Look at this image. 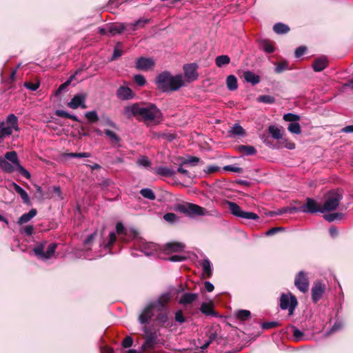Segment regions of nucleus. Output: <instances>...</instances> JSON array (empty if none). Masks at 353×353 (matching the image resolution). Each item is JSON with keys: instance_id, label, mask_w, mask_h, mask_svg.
<instances>
[{"instance_id": "1", "label": "nucleus", "mask_w": 353, "mask_h": 353, "mask_svg": "<svg viewBox=\"0 0 353 353\" xmlns=\"http://www.w3.org/2000/svg\"><path fill=\"white\" fill-rule=\"evenodd\" d=\"M123 114L128 119L136 117L145 122L159 121L161 117V111L154 104L129 105L123 108Z\"/></svg>"}, {"instance_id": "2", "label": "nucleus", "mask_w": 353, "mask_h": 353, "mask_svg": "<svg viewBox=\"0 0 353 353\" xmlns=\"http://www.w3.org/2000/svg\"><path fill=\"white\" fill-rule=\"evenodd\" d=\"M171 295L169 292L163 293L157 300L150 302L139 315V320L141 324L148 323L157 312L163 311L167 303L170 301Z\"/></svg>"}, {"instance_id": "3", "label": "nucleus", "mask_w": 353, "mask_h": 353, "mask_svg": "<svg viewBox=\"0 0 353 353\" xmlns=\"http://www.w3.org/2000/svg\"><path fill=\"white\" fill-rule=\"evenodd\" d=\"M157 87L163 92L175 91L183 85L181 74L172 76L169 72H163L157 77Z\"/></svg>"}, {"instance_id": "4", "label": "nucleus", "mask_w": 353, "mask_h": 353, "mask_svg": "<svg viewBox=\"0 0 353 353\" xmlns=\"http://www.w3.org/2000/svg\"><path fill=\"white\" fill-rule=\"evenodd\" d=\"M321 208L322 207H321L315 200L307 198L305 204L301 205L299 207L285 208L283 210V212L292 214L298 212H303L305 213H315L319 212L323 213V210H322Z\"/></svg>"}, {"instance_id": "5", "label": "nucleus", "mask_w": 353, "mask_h": 353, "mask_svg": "<svg viewBox=\"0 0 353 353\" xmlns=\"http://www.w3.org/2000/svg\"><path fill=\"white\" fill-rule=\"evenodd\" d=\"M176 209L183 214H185L188 216H194V215H199V216H208L210 215L209 212L196 204L186 203L183 204L178 205L176 208Z\"/></svg>"}, {"instance_id": "6", "label": "nucleus", "mask_w": 353, "mask_h": 353, "mask_svg": "<svg viewBox=\"0 0 353 353\" xmlns=\"http://www.w3.org/2000/svg\"><path fill=\"white\" fill-rule=\"evenodd\" d=\"M46 245V241H43L37 244L33 249V252H34L35 255L43 260H46L51 258L57 248L56 243H50L48 245L47 250L45 252L44 250Z\"/></svg>"}, {"instance_id": "7", "label": "nucleus", "mask_w": 353, "mask_h": 353, "mask_svg": "<svg viewBox=\"0 0 353 353\" xmlns=\"http://www.w3.org/2000/svg\"><path fill=\"white\" fill-rule=\"evenodd\" d=\"M341 199L342 195L339 191L330 192L323 205L322 206V210H323L324 212L335 210L338 207Z\"/></svg>"}, {"instance_id": "8", "label": "nucleus", "mask_w": 353, "mask_h": 353, "mask_svg": "<svg viewBox=\"0 0 353 353\" xmlns=\"http://www.w3.org/2000/svg\"><path fill=\"white\" fill-rule=\"evenodd\" d=\"M227 204L230 213L236 217L252 220L259 219V216L256 214L242 210L236 203L228 201Z\"/></svg>"}, {"instance_id": "9", "label": "nucleus", "mask_w": 353, "mask_h": 353, "mask_svg": "<svg viewBox=\"0 0 353 353\" xmlns=\"http://www.w3.org/2000/svg\"><path fill=\"white\" fill-rule=\"evenodd\" d=\"M5 158L6 161L8 160L10 161L16 167V170H17L21 175L26 179L30 178L31 176L30 172L19 164L16 152L12 151L6 152Z\"/></svg>"}, {"instance_id": "10", "label": "nucleus", "mask_w": 353, "mask_h": 353, "mask_svg": "<svg viewBox=\"0 0 353 353\" xmlns=\"http://www.w3.org/2000/svg\"><path fill=\"white\" fill-rule=\"evenodd\" d=\"M280 306L283 310H288L289 314L292 315L297 305V301L292 294H283L280 300Z\"/></svg>"}, {"instance_id": "11", "label": "nucleus", "mask_w": 353, "mask_h": 353, "mask_svg": "<svg viewBox=\"0 0 353 353\" xmlns=\"http://www.w3.org/2000/svg\"><path fill=\"white\" fill-rule=\"evenodd\" d=\"M294 284L296 287L302 292H306L309 289V281L303 271L298 273L295 277Z\"/></svg>"}, {"instance_id": "12", "label": "nucleus", "mask_w": 353, "mask_h": 353, "mask_svg": "<svg viewBox=\"0 0 353 353\" xmlns=\"http://www.w3.org/2000/svg\"><path fill=\"white\" fill-rule=\"evenodd\" d=\"M86 94L84 93H80L74 96L72 100L68 103V106L72 109H77L81 108L85 109L87 108L85 105Z\"/></svg>"}, {"instance_id": "13", "label": "nucleus", "mask_w": 353, "mask_h": 353, "mask_svg": "<svg viewBox=\"0 0 353 353\" xmlns=\"http://www.w3.org/2000/svg\"><path fill=\"white\" fill-rule=\"evenodd\" d=\"M116 230L119 238L123 242H127L130 240V238H134L137 235L134 230L128 231L124 228L123 225L121 223H118L117 224Z\"/></svg>"}, {"instance_id": "14", "label": "nucleus", "mask_w": 353, "mask_h": 353, "mask_svg": "<svg viewBox=\"0 0 353 353\" xmlns=\"http://www.w3.org/2000/svg\"><path fill=\"white\" fill-rule=\"evenodd\" d=\"M325 290V284L316 281L312 288V299L314 303L319 301L323 296Z\"/></svg>"}, {"instance_id": "15", "label": "nucleus", "mask_w": 353, "mask_h": 353, "mask_svg": "<svg viewBox=\"0 0 353 353\" xmlns=\"http://www.w3.org/2000/svg\"><path fill=\"white\" fill-rule=\"evenodd\" d=\"M116 94L119 99L123 101L130 100L134 97L132 90L125 84L119 86Z\"/></svg>"}, {"instance_id": "16", "label": "nucleus", "mask_w": 353, "mask_h": 353, "mask_svg": "<svg viewBox=\"0 0 353 353\" xmlns=\"http://www.w3.org/2000/svg\"><path fill=\"white\" fill-rule=\"evenodd\" d=\"M196 70L197 65L196 63H190L183 65L184 74L188 81H192L197 79L198 74Z\"/></svg>"}, {"instance_id": "17", "label": "nucleus", "mask_w": 353, "mask_h": 353, "mask_svg": "<svg viewBox=\"0 0 353 353\" xmlns=\"http://www.w3.org/2000/svg\"><path fill=\"white\" fill-rule=\"evenodd\" d=\"M154 65V61L152 59L141 57L136 62V67L141 70H148L152 69Z\"/></svg>"}, {"instance_id": "18", "label": "nucleus", "mask_w": 353, "mask_h": 353, "mask_svg": "<svg viewBox=\"0 0 353 353\" xmlns=\"http://www.w3.org/2000/svg\"><path fill=\"white\" fill-rule=\"evenodd\" d=\"M141 250L147 256L154 255L159 250V245L154 243L144 242L141 245Z\"/></svg>"}, {"instance_id": "19", "label": "nucleus", "mask_w": 353, "mask_h": 353, "mask_svg": "<svg viewBox=\"0 0 353 353\" xmlns=\"http://www.w3.org/2000/svg\"><path fill=\"white\" fill-rule=\"evenodd\" d=\"M124 30L130 31L128 24L119 23L108 26V32L110 33V36L121 34Z\"/></svg>"}, {"instance_id": "20", "label": "nucleus", "mask_w": 353, "mask_h": 353, "mask_svg": "<svg viewBox=\"0 0 353 353\" xmlns=\"http://www.w3.org/2000/svg\"><path fill=\"white\" fill-rule=\"evenodd\" d=\"M10 185L14 188V190L16 191V192L20 195L23 201L26 204H29L30 203V198H29L27 192L21 187H20L18 184H17L14 182H12Z\"/></svg>"}, {"instance_id": "21", "label": "nucleus", "mask_w": 353, "mask_h": 353, "mask_svg": "<svg viewBox=\"0 0 353 353\" xmlns=\"http://www.w3.org/2000/svg\"><path fill=\"white\" fill-rule=\"evenodd\" d=\"M327 65V59L324 57L316 59L313 64L312 67L314 71L320 72L324 70Z\"/></svg>"}, {"instance_id": "22", "label": "nucleus", "mask_w": 353, "mask_h": 353, "mask_svg": "<svg viewBox=\"0 0 353 353\" xmlns=\"http://www.w3.org/2000/svg\"><path fill=\"white\" fill-rule=\"evenodd\" d=\"M156 174L163 176H172L175 174V171L166 166H160L154 169Z\"/></svg>"}, {"instance_id": "23", "label": "nucleus", "mask_w": 353, "mask_h": 353, "mask_svg": "<svg viewBox=\"0 0 353 353\" xmlns=\"http://www.w3.org/2000/svg\"><path fill=\"white\" fill-rule=\"evenodd\" d=\"M198 298V294L196 293H185L182 295L179 300V303L183 305H188L193 303Z\"/></svg>"}, {"instance_id": "24", "label": "nucleus", "mask_w": 353, "mask_h": 353, "mask_svg": "<svg viewBox=\"0 0 353 353\" xmlns=\"http://www.w3.org/2000/svg\"><path fill=\"white\" fill-rule=\"evenodd\" d=\"M37 211L36 209H31L28 213L23 214L18 220V224L22 225L29 222L32 218L37 215Z\"/></svg>"}, {"instance_id": "25", "label": "nucleus", "mask_w": 353, "mask_h": 353, "mask_svg": "<svg viewBox=\"0 0 353 353\" xmlns=\"http://www.w3.org/2000/svg\"><path fill=\"white\" fill-rule=\"evenodd\" d=\"M150 21L148 19H139L137 21L131 23H128L130 31H135L139 28H143Z\"/></svg>"}, {"instance_id": "26", "label": "nucleus", "mask_w": 353, "mask_h": 353, "mask_svg": "<svg viewBox=\"0 0 353 353\" xmlns=\"http://www.w3.org/2000/svg\"><path fill=\"white\" fill-rule=\"evenodd\" d=\"M183 248L184 245L181 243H168L165 245V250L170 252H181Z\"/></svg>"}, {"instance_id": "27", "label": "nucleus", "mask_w": 353, "mask_h": 353, "mask_svg": "<svg viewBox=\"0 0 353 353\" xmlns=\"http://www.w3.org/2000/svg\"><path fill=\"white\" fill-rule=\"evenodd\" d=\"M234 316L239 321H245L250 318L251 313L247 310H239L234 312Z\"/></svg>"}, {"instance_id": "28", "label": "nucleus", "mask_w": 353, "mask_h": 353, "mask_svg": "<svg viewBox=\"0 0 353 353\" xmlns=\"http://www.w3.org/2000/svg\"><path fill=\"white\" fill-rule=\"evenodd\" d=\"M269 132L271 134L272 137L276 140H280L283 139V132L282 130L277 126L270 125L269 126Z\"/></svg>"}, {"instance_id": "29", "label": "nucleus", "mask_w": 353, "mask_h": 353, "mask_svg": "<svg viewBox=\"0 0 353 353\" xmlns=\"http://www.w3.org/2000/svg\"><path fill=\"white\" fill-rule=\"evenodd\" d=\"M230 136H243L245 132L244 129L238 123L234 124L228 131Z\"/></svg>"}, {"instance_id": "30", "label": "nucleus", "mask_w": 353, "mask_h": 353, "mask_svg": "<svg viewBox=\"0 0 353 353\" xmlns=\"http://www.w3.org/2000/svg\"><path fill=\"white\" fill-rule=\"evenodd\" d=\"M273 30L278 34H282L288 33L290 31V28L284 23H277L273 26Z\"/></svg>"}, {"instance_id": "31", "label": "nucleus", "mask_w": 353, "mask_h": 353, "mask_svg": "<svg viewBox=\"0 0 353 353\" xmlns=\"http://www.w3.org/2000/svg\"><path fill=\"white\" fill-rule=\"evenodd\" d=\"M243 76L245 80L247 82L251 83L252 85L258 83L260 81L259 76L250 71L245 72Z\"/></svg>"}, {"instance_id": "32", "label": "nucleus", "mask_w": 353, "mask_h": 353, "mask_svg": "<svg viewBox=\"0 0 353 353\" xmlns=\"http://www.w3.org/2000/svg\"><path fill=\"white\" fill-rule=\"evenodd\" d=\"M227 88L229 90L233 91L237 88V79L234 75H229L226 79Z\"/></svg>"}, {"instance_id": "33", "label": "nucleus", "mask_w": 353, "mask_h": 353, "mask_svg": "<svg viewBox=\"0 0 353 353\" xmlns=\"http://www.w3.org/2000/svg\"><path fill=\"white\" fill-rule=\"evenodd\" d=\"M200 265L202 267L203 273L210 277L212 274L211 263L208 259H204L200 262Z\"/></svg>"}, {"instance_id": "34", "label": "nucleus", "mask_w": 353, "mask_h": 353, "mask_svg": "<svg viewBox=\"0 0 353 353\" xmlns=\"http://www.w3.org/2000/svg\"><path fill=\"white\" fill-rule=\"evenodd\" d=\"M0 168L6 172H12L16 170V167L8 163L6 159L0 158Z\"/></svg>"}, {"instance_id": "35", "label": "nucleus", "mask_w": 353, "mask_h": 353, "mask_svg": "<svg viewBox=\"0 0 353 353\" xmlns=\"http://www.w3.org/2000/svg\"><path fill=\"white\" fill-rule=\"evenodd\" d=\"M230 61V59L228 55L218 56L215 59L216 65L219 68L228 65Z\"/></svg>"}, {"instance_id": "36", "label": "nucleus", "mask_w": 353, "mask_h": 353, "mask_svg": "<svg viewBox=\"0 0 353 353\" xmlns=\"http://www.w3.org/2000/svg\"><path fill=\"white\" fill-rule=\"evenodd\" d=\"M202 313L209 316H216V313L213 311L212 306L210 304L203 303L201 306Z\"/></svg>"}, {"instance_id": "37", "label": "nucleus", "mask_w": 353, "mask_h": 353, "mask_svg": "<svg viewBox=\"0 0 353 353\" xmlns=\"http://www.w3.org/2000/svg\"><path fill=\"white\" fill-rule=\"evenodd\" d=\"M55 114L60 117L68 118V119H71L73 121H79L77 117H76L75 115H73V114H70V113H68L64 110H56Z\"/></svg>"}, {"instance_id": "38", "label": "nucleus", "mask_w": 353, "mask_h": 353, "mask_svg": "<svg viewBox=\"0 0 353 353\" xmlns=\"http://www.w3.org/2000/svg\"><path fill=\"white\" fill-rule=\"evenodd\" d=\"M288 130L292 134H299L301 133V125L297 122L290 123L288 126Z\"/></svg>"}, {"instance_id": "39", "label": "nucleus", "mask_w": 353, "mask_h": 353, "mask_svg": "<svg viewBox=\"0 0 353 353\" xmlns=\"http://www.w3.org/2000/svg\"><path fill=\"white\" fill-rule=\"evenodd\" d=\"M239 150L246 155H252L256 152L255 148L251 145H240L239 146Z\"/></svg>"}, {"instance_id": "40", "label": "nucleus", "mask_w": 353, "mask_h": 353, "mask_svg": "<svg viewBox=\"0 0 353 353\" xmlns=\"http://www.w3.org/2000/svg\"><path fill=\"white\" fill-rule=\"evenodd\" d=\"M140 194L146 199L154 200L156 196L154 192L150 188H143L140 191Z\"/></svg>"}, {"instance_id": "41", "label": "nucleus", "mask_w": 353, "mask_h": 353, "mask_svg": "<svg viewBox=\"0 0 353 353\" xmlns=\"http://www.w3.org/2000/svg\"><path fill=\"white\" fill-rule=\"evenodd\" d=\"M293 337L296 341H301L305 339L304 334L296 327L292 328Z\"/></svg>"}, {"instance_id": "42", "label": "nucleus", "mask_w": 353, "mask_h": 353, "mask_svg": "<svg viewBox=\"0 0 353 353\" xmlns=\"http://www.w3.org/2000/svg\"><path fill=\"white\" fill-rule=\"evenodd\" d=\"M64 156L66 157H69V158H76V157L86 158V157H91V154H90V153H88V152H80V153L70 152V153L65 154Z\"/></svg>"}, {"instance_id": "43", "label": "nucleus", "mask_w": 353, "mask_h": 353, "mask_svg": "<svg viewBox=\"0 0 353 353\" xmlns=\"http://www.w3.org/2000/svg\"><path fill=\"white\" fill-rule=\"evenodd\" d=\"M283 119L285 121L294 123L298 121L300 119V117L293 113H288L283 115Z\"/></svg>"}, {"instance_id": "44", "label": "nucleus", "mask_w": 353, "mask_h": 353, "mask_svg": "<svg viewBox=\"0 0 353 353\" xmlns=\"http://www.w3.org/2000/svg\"><path fill=\"white\" fill-rule=\"evenodd\" d=\"M85 117L91 123L97 122L99 120V117L96 111H90L85 112Z\"/></svg>"}, {"instance_id": "45", "label": "nucleus", "mask_w": 353, "mask_h": 353, "mask_svg": "<svg viewBox=\"0 0 353 353\" xmlns=\"http://www.w3.org/2000/svg\"><path fill=\"white\" fill-rule=\"evenodd\" d=\"M162 312L163 311L157 312L155 320L161 323L165 324L168 321V314Z\"/></svg>"}, {"instance_id": "46", "label": "nucleus", "mask_w": 353, "mask_h": 353, "mask_svg": "<svg viewBox=\"0 0 353 353\" xmlns=\"http://www.w3.org/2000/svg\"><path fill=\"white\" fill-rule=\"evenodd\" d=\"M104 133L113 143H118L119 141L118 136L113 131L110 130H105Z\"/></svg>"}, {"instance_id": "47", "label": "nucleus", "mask_w": 353, "mask_h": 353, "mask_svg": "<svg viewBox=\"0 0 353 353\" xmlns=\"http://www.w3.org/2000/svg\"><path fill=\"white\" fill-rule=\"evenodd\" d=\"M156 342L155 338L153 336L147 337L145 343L142 345L143 349L151 348Z\"/></svg>"}, {"instance_id": "48", "label": "nucleus", "mask_w": 353, "mask_h": 353, "mask_svg": "<svg viewBox=\"0 0 353 353\" xmlns=\"http://www.w3.org/2000/svg\"><path fill=\"white\" fill-rule=\"evenodd\" d=\"M288 69V63L286 61H282L277 64L275 68V72L276 73H281Z\"/></svg>"}, {"instance_id": "49", "label": "nucleus", "mask_w": 353, "mask_h": 353, "mask_svg": "<svg viewBox=\"0 0 353 353\" xmlns=\"http://www.w3.org/2000/svg\"><path fill=\"white\" fill-rule=\"evenodd\" d=\"M137 163L139 165L143 166L145 168L149 167L150 165V161L148 157L145 156H142L139 158Z\"/></svg>"}, {"instance_id": "50", "label": "nucleus", "mask_w": 353, "mask_h": 353, "mask_svg": "<svg viewBox=\"0 0 353 353\" xmlns=\"http://www.w3.org/2000/svg\"><path fill=\"white\" fill-rule=\"evenodd\" d=\"M220 170V168L217 165H208L204 170H203V172L206 174H210L212 173H214V172H218Z\"/></svg>"}, {"instance_id": "51", "label": "nucleus", "mask_w": 353, "mask_h": 353, "mask_svg": "<svg viewBox=\"0 0 353 353\" xmlns=\"http://www.w3.org/2000/svg\"><path fill=\"white\" fill-rule=\"evenodd\" d=\"M223 169L224 171L232 172H236V173H240L242 171V169L241 168L233 165H225L223 168Z\"/></svg>"}, {"instance_id": "52", "label": "nucleus", "mask_w": 353, "mask_h": 353, "mask_svg": "<svg viewBox=\"0 0 353 353\" xmlns=\"http://www.w3.org/2000/svg\"><path fill=\"white\" fill-rule=\"evenodd\" d=\"M123 54V51L121 49V44L117 43L114 49L113 56L112 60L115 59L119 57H121Z\"/></svg>"}, {"instance_id": "53", "label": "nucleus", "mask_w": 353, "mask_h": 353, "mask_svg": "<svg viewBox=\"0 0 353 353\" xmlns=\"http://www.w3.org/2000/svg\"><path fill=\"white\" fill-rule=\"evenodd\" d=\"M281 140V143L282 146H283L288 149H290V150H292V149L295 148V144L294 143L288 141L286 139H283V138Z\"/></svg>"}, {"instance_id": "54", "label": "nucleus", "mask_w": 353, "mask_h": 353, "mask_svg": "<svg viewBox=\"0 0 353 353\" xmlns=\"http://www.w3.org/2000/svg\"><path fill=\"white\" fill-rule=\"evenodd\" d=\"M341 216V214L334 213V214H326L324 216V218L327 221L332 222V221H334L335 219L340 218Z\"/></svg>"}, {"instance_id": "55", "label": "nucleus", "mask_w": 353, "mask_h": 353, "mask_svg": "<svg viewBox=\"0 0 353 353\" xmlns=\"http://www.w3.org/2000/svg\"><path fill=\"white\" fill-rule=\"evenodd\" d=\"M136 83L140 86L143 85L145 83V79L143 75L137 74L134 77Z\"/></svg>"}, {"instance_id": "56", "label": "nucleus", "mask_w": 353, "mask_h": 353, "mask_svg": "<svg viewBox=\"0 0 353 353\" xmlns=\"http://www.w3.org/2000/svg\"><path fill=\"white\" fill-rule=\"evenodd\" d=\"M175 320H176V322L180 323H183L185 322V319L183 316V312H182L181 310H179V311L176 312V313H175Z\"/></svg>"}, {"instance_id": "57", "label": "nucleus", "mask_w": 353, "mask_h": 353, "mask_svg": "<svg viewBox=\"0 0 353 353\" xmlns=\"http://www.w3.org/2000/svg\"><path fill=\"white\" fill-rule=\"evenodd\" d=\"M342 326L343 324L341 322L335 323L332 327L330 329V330L327 332V335H330L332 333L339 330L342 327Z\"/></svg>"}, {"instance_id": "58", "label": "nucleus", "mask_w": 353, "mask_h": 353, "mask_svg": "<svg viewBox=\"0 0 353 353\" xmlns=\"http://www.w3.org/2000/svg\"><path fill=\"white\" fill-rule=\"evenodd\" d=\"M199 161V159L196 157H190L185 161H183V164H195Z\"/></svg>"}, {"instance_id": "59", "label": "nucleus", "mask_w": 353, "mask_h": 353, "mask_svg": "<svg viewBox=\"0 0 353 353\" xmlns=\"http://www.w3.org/2000/svg\"><path fill=\"white\" fill-rule=\"evenodd\" d=\"M306 48L304 46H300L299 47L296 51H295V56L296 57L299 58L303 55L306 51Z\"/></svg>"}, {"instance_id": "60", "label": "nucleus", "mask_w": 353, "mask_h": 353, "mask_svg": "<svg viewBox=\"0 0 353 353\" xmlns=\"http://www.w3.org/2000/svg\"><path fill=\"white\" fill-rule=\"evenodd\" d=\"M133 343V340L130 336H127L123 341V346L125 348L130 347Z\"/></svg>"}, {"instance_id": "61", "label": "nucleus", "mask_w": 353, "mask_h": 353, "mask_svg": "<svg viewBox=\"0 0 353 353\" xmlns=\"http://www.w3.org/2000/svg\"><path fill=\"white\" fill-rule=\"evenodd\" d=\"M33 231H34L33 226L31 225H28L23 228L22 232H23L26 235L29 236L33 233Z\"/></svg>"}, {"instance_id": "62", "label": "nucleus", "mask_w": 353, "mask_h": 353, "mask_svg": "<svg viewBox=\"0 0 353 353\" xmlns=\"http://www.w3.org/2000/svg\"><path fill=\"white\" fill-rule=\"evenodd\" d=\"M281 230H283V228H281V227L273 228L270 229L268 231H266V236L274 235L277 232L281 231Z\"/></svg>"}, {"instance_id": "63", "label": "nucleus", "mask_w": 353, "mask_h": 353, "mask_svg": "<svg viewBox=\"0 0 353 353\" xmlns=\"http://www.w3.org/2000/svg\"><path fill=\"white\" fill-rule=\"evenodd\" d=\"M185 259V257L180 255H174L169 258V261L172 262L182 261Z\"/></svg>"}, {"instance_id": "64", "label": "nucleus", "mask_w": 353, "mask_h": 353, "mask_svg": "<svg viewBox=\"0 0 353 353\" xmlns=\"http://www.w3.org/2000/svg\"><path fill=\"white\" fill-rule=\"evenodd\" d=\"M116 240V234L114 232H111L110 234V239L107 244L105 245V248L110 246Z\"/></svg>"}]
</instances>
